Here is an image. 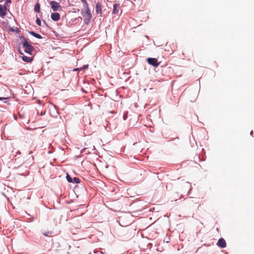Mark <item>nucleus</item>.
Listing matches in <instances>:
<instances>
[{
  "label": "nucleus",
  "mask_w": 254,
  "mask_h": 254,
  "mask_svg": "<svg viewBox=\"0 0 254 254\" xmlns=\"http://www.w3.org/2000/svg\"><path fill=\"white\" fill-rule=\"evenodd\" d=\"M120 11L122 12L120 4L118 3H114L113 4L112 14L118 15Z\"/></svg>",
  "instance_id": "nucleus-5"
},
{
  "label": "nucleus",
  "mask_w": 254,
  "mask_h": 254,
  "mask_svg": "<svg viewBox=\"0 0 254 254\" xmlns=\"http://www.w3.org/2000/svg\"><path fill=\"white\" fill-rule=\"evenodd\" d=\"M20 154H21V152L20 151H17L16 152V155H20Z\"/></svg>",
  "instance_id": "nucleus-31"
},
{
  "label": "nucleus",
  "mask_w": 254,
  "mask_h": 254,
  "mask_svg": "<svg viewBox=\"0 0 254 254\" xmlns=\"http://www.w3.org/2000/svg\"><path fill=\"white\" fill-rule=\"evenodd\" d=\"M194 158L195 159H198L199 160V161H202V160H201L200 157H199V155H196V156L194 157Z\"/></svg>",
  "instance_id": "nucleus-27"
},
{
  "label": "nucleus",
  "mask_w": 254,
  "mask_h": 254,
  "mask_svg": "<svg viewBox=\"0 0 254 254\" xmlns=\"http://www.w3.org/2000/svg\"><path fill=\"white\" fill-rule=\"evenodd\" d=\"M82 3H83V8L82 9L89 8L88 3L86 0H85V1L83 2Z\"/></svg>",
  "instance_id": "nucleus-17"
},
{
  "label": "nucleus",
  "mask_w": 254,
  "mask_h": 254,
  "mask_svg": "<svg viewBox=\"0 0 254 254\" xmlns=\"http://www.w3.org/2000/svg\"><path fill=\"white\" fill-rule=\"evenodd\" d=\"M21 58H22V60L24 62H25L26 63H30L33 60V57H27V56H25L24 55L21 57Z\"/></svg>",
  "instance_id": "nucleus-13"
},
{
  "label": "nucleus",
  "mask_w": 254,
  "mask_h": 254,
  "mask_svg": "<svg viewBox=\"0 0 254 254\" xmlns=\"http://www.w3.org/2000/svg\"><path fill=\"white\" fill-rule=\"evenodd\" d=\"M127 118V114H124V115H123V119H124V120H126Z\"/></svg>",
  "instance_id": "nucleus-26"
},
{
  "label": "nucleus",
  "mask_w": 254,
  "mask_h": 254,
  "mask_svg": "<svg viewBox=\"0 0 254 254\" xmlns=\"http://www.w3.org/2000/svg\"><path fill=\"white\" fill-rule=\"evenodd\" d=\"M253 133H254L253 130H252V131H251V132H250V134L252 135H253Z\"/></svg>",
  "instance_id": "nucleus-33"
},
{
  "label": "nucleus",
  "mask_w": 254,
  "mask_h": 254,
  "mask_svg": "<svg viewBox=\"0 0 254 254\" xmlns=\"http://www.w3.org/2000/svg\"><path fill=\"white\" fill-rule=\"evenodd\" d=\"M81 14L83 17H92L90 8L82 9L81 11Z\"/></svg>",
  "instance_id": "nucleus-7"
},
{
  "label": "nucleus",
  "mask_w": 254,
  "mask_h": 254,
  "mask_svg": "<svg viewBox=\"0 0 254 254\" xmlns=\"http://www.w3.org/2000/svg\"><path fill=\"white\" fill-rule=\"evenodd\" d=\"M88 66H89L88 64H84L83 66H82V67H81L80 68V69L83 70V69H87V68H88Z\"/></svg>",
  "instance_id": "nucleus-21"
},
{
  "label": "nucleus",
  "mask_w": 254,
  "mask_h": 254,
  "mask_svg": "<svg viewBox=\"0 0 254 254\" xmlns=\"http://www.w3.org/2000/svg\"><path fill=\"white\" fill-rule=\"evenodd\" d=\"M80 70H81L80 69V68H76L73 70V71H80Z\"/></svg>",
  "instance_id": "nucleus-28"
},
{
  "label": "nucleus",
  "mask_w": 254,
  "mask_h": 254,
  "mask_svg": "<svg viewBox=\"0 0 254 254\" xmlns=\"http://www.w3.org/2000/svg\"><path fill=\"white\" fill-rule=\"evenodd\" d=\"M86 150V148H84V149H83L81 150V153H82V152H83V151H84V150Z\"/></svg>",
  "instance_id": "nucleus-32"
},
{
  "label": "nucleus",
  "mask_w": 254,
  "mask_h": 254,
  "mask_svg": "<svg viewBox=\"0 0 254 254\" xmlns=\"http://www.w3.org/2000/svg\"><path fill=\"white\" fill-rule=\"evenodd\" d=\"M8 30H9V31H10V32H16V33H19L20 32V31L19 30V29L18 28H17V27H16V28H13V27H10L8 28Z\"/></svg>",
  "instance_id": "nucleus-16"
},
{
  "label": "nucleus",
  "mask_w": 254,
  "mask_h": 254,
  "mask_svg": "<svg viewBox=\"0 0 254 254\" xmlns=\"http://www.w3.org/2000/svg\"><path fill=\"white\" fill-rule=\"evenodd\" d=\"M84 18V23L86 25H88L90 22L92 17H83Z\"/></svg>",
  "instance_id": "nucleus-15"
},
{
  "label": "nucleus",
  "mask_w": 254,
  "mask_h": 254,
  "mask_svg": "<svg viewBox=\"0 0 254 254\" xmlns=\"http://www.w3.org/2000/svg\"><path fill=\"white\" fill-rule=\"evenodd\" d=\"M34 11L37 13L40 12V5L39 3H37L34 6Z\"/></svg>",
  "instance_id": "nucleus-14"
},
{
  "label": "nucleus",
  "mask_w": 254,
  "mask_h": 254,
  "mask_svg": "<svg viewBox=\"0 0 254 254\" xmlns=\"http://www.w3.org/2000/svg\"><path fill=\"white\" fill-rule=\"evenodd\" d=\"M11 2V0H6L4 4L2 6H4L5 8H7V4L10 3Z\"/></svg>",
  "instance_id": "nucleus-19"
},
{
  "label": "nucleus",
  "mask_w": 254,
  "mask_h": 254,
  "mask_svg": "<svg viewBox=\"0 0 254 254\" xmlns=\"http://www.w3.org/2000/svg\"><path fill=\"white\" fill-rule=\"evenodd\" d=\"M32 153H33V151H30L29 152V154H32Z\"/></svg>",
  "instance_id": "nucleus-34"
},
{
  "label": "nucleus",
  "mask_w": 254,
  "mask_h": 254,
  "mask_svg": "<svg viewBox=\"0 0 254 254\" xmlns=\"http://www.w3.org/2000/svg\"><path fill=\"white\" fill-rule=\"evenodd\" d=\"M8 97H0V101H3L4 100H7L8 99Z\"/></svg>",
  "instance_id": "nucleus-25"
},
{
  "label": "nucleus",
  "mask_w": 254,
  "mask_h": 254,
  "mask_svg": "<svg viewBox=\"0 0 254 254\" xmlns=\"http://www.w3.org/2000/svg\"><path fill=\"white\" fill-rule=\"evenodd\" d=\"M4 103H6V104H9L10 103L8 102V101H7L6 100H4Z\"/></svg>",
  "instance_id": "nucleus-30"
},
{
  "label": "nucleus",
  "mask_w": 254,
  "mask_h": 254,
  "mask_svg": "<svg viewBox=\"0 0 254 254\" xmlns=\"http://www.w3.org/2000/svg\"><path fill=\"white\" fill-rule=\"evenodd\" d=\"M19 38L22 40L21 44L23 47L25 48L24 52L31 55L32 52L34 50V47L29 43L27 39L24 36H19Z\"/></svg>",
  "instance_id": "nucleus-1"
},
{
  "label": "nucleus",
  "mask_w": 254,
  "mask_h": 254,
  "mask_svg": "<svg viewBox=\"0 0 254 254\" xmlns=\"http://www.w3.org/2000/svg\"><path fill=\"white\" fill-rule=\"evenodd\" d=\"M27 32L29 34H30L31 35L33 36V37L37 38V39H41L43 38L42 36L40 35L39 34L35 32V31H29V30H27Z\"/></svg>",
  "instance_id": "nucleus-12"
},
{
  "label": "nucleus",
  "mask_w": 254,
  "mask_h": 254,
  "mask_svg": "<svg viewBox=\"0 0 254 254\" xmlns=\"http://www.w3.org/2000/svg\"><path fill=\"white\" fill-rule=\"evenodd\" d=\"M7 8H5L2 5L0 4V17L4 18L7 14Z\"/></svg>",
  "instance_id": "nucleus-8"
},
{
  "label": "nucleus",
  "mask_w": 254,
  "mask_h": 254,
  "mask_svg": "<svg viewBox=\"0 0 254 254\" xmlns=\"http://www.w3.org/2000/svg\"><path fill=\"white\" fill-rule=\"evenodd\" d=\"M216 245L220 248H225L227 246V244L225 239L223 238H220L218 240Z\"/></svg>",
  "instance_id": "nucleus-6"
},
{
  "label": "nucleus",
  "mask_w": 254,
  "mask_h": 254,
  "mask_svg": "<svg viewBox=\"0 0 254 254\" xmlns=\"http://www.w3.org/2000/svg\"><path fill=\"white\" fill-rule=\"evenodd\" d=\"M51 19L54 21H58L60 19V14L58 12L52 13L51 15Z\"/></svg>",
  "instance_id": "nucleus-11"
},
{
  "label": "nucleus",
  "mask_w": 254,
  "mask_h": 254,
  "mask_svg": "<svg viewBox=\"0 0 254 254\" xmlns=\"http://www.w3.org/2000/svg\"><path fill=\"white\" fill-rule=\"evenodd\" d=\"M50 5L51 8L54 11H57L62 9V7L60 5V4L58 2H57L55 0L50 1Z\"/></svg>",
  "instance_id": "nucleus-4"
},
{
  "label": "nucleus",
  "mask_w": 254,
  "mask_h": 254,
  "mask_svg": "<svg viewBox=\"0 0 254 254\" xmlns=\"http://www.w3.org/2000/svg\"><path fill=\"white\" fill-rule=\"evenodd\" d=\"M17 50H18V53L20 55H22V56L24 55L23 53L22 52L21 49H20V47H18V49H17Z\"/></svg>",
  "instance_id": "nucleus-22"
},
{
  "label": "nucleus",
  "mask_w": 254,
  "mask_h": 254,
  "mask_svg": "<svg viewBox=\"0 0 254 254\" xmlns=\"http://www.w3.org/2000/svg\"><path fill=\"white\" fill-rule=\"evenodd\" d=\"M134 1H135V0H133Z\"/></svg>",
  "instance_id": "nucleus-37"
},
{
  "label": "nucleus",
  "mask_w": 254,
  "mask_h": 254,
  "mask_svg": "<svg viewBox=\"0 0 254 254\" xmlns=\"http://www.w3.org/2000/svg\"><path fill=\"white\" fill-rule=\"evenodd\" d=\"M43 23L47 27H48L49 28L51 29V28L48 25V24L47 23L46 21L45 20H43Z\"/></svg>",
  "instance_id": "nucleus-24"
},
{
  "label": "nucleus",
  "mask_w": 254,
  "mask_h": 254,
  "mask_svg": "<svg viewBox=\"0 0 254 254\" xmlns=\"http://www.w3.org/2000/svg\"><path fill=\"white\" fill-rule=\"evenodd\" d=\"M185 185H186V187H187V188H190L191 186L190 185V184L189 182H186L185 183Z\"/></svg>",
  "instance_id": "nucleus-23"
},
{
  "label": "nucleus",
  "mask_w": 254,
  "mask_h": 254,
  "mask_svg": "<svg viewBox=\"0 0 254 254\" xmlns=\"http://www.w3.org/2000/svg\"><path fill=\"white\" fill-rule=\"evenodd\" d=\"M65 178H66L67 181L68 183H73V184H79L80 183V180L78 178L76 177L72 178L68 173H66Z\"/></svg>",
  "instance_id": "nucleus-3"
},
{
  "label": "nucleus",
  "mask_w": 254,
  "mask_h": 254,
  "mask_svg": "<svg viewBox=\"0 0 254 254\" xmlns=\"http://www.w3.org/2000/svg\"><path fill=\"white\" fill-rule=\"evenodd\" d=\"M54 109L53 110H51L50 111L51 115L54 118H57L58 116L59 115V112L58 111V107L55 105H53Z\"/></svg>",
  "instance_id": "nucleus-9"
},
{
  "label": "nucleus",
  "mask_w": 254,
  "mask_h": 254,
  "mask_svg": "<svg viewBox=\"0 0 254 254\" xmlns=\"http://www.w3.org/2000/svg\"><path fill=\"white\" fill-rule=\"evenodd\" d=\"M96 12L97 14H99L100 16L102 15V5L99 2H97L96 3Z\"/></svg>",
  "instance_id": "nucleus-10"
},
{
  "label": "nucleus",
  "mask_w": 254,
  "mask_h": 254,
  "mask_svg": "<svg viewBox=\"0 0 254 254\" xmlns=\"http://www.w3.org/2000/svg\"><path fill=\"white\" fill-rule=\"evenodd\" d=\"M45 114V111H44V112L42 111L41 113H40L41 116H43Z\"/></svg>",
  "instance_id": "nucleus-29"
},
{
  "label": "nucleus",
  "mask_w": 254,
  "mask_h": 254,
  "mask_svg": "<svg viewBox=\"0 0 254 254\" xmlns=\"http://www.w3.org/2000/svg\"><path fill=\"white\" fill-rule=\"evenodd\" d=\"M82 92H85V90H84V89H83V88L82 89Z\"/></svg>",
  "instance_id": "nucleus-35"
},
{
  "label": "nucleus",
  "mask_w": 254,
  "mask_h": 254,
  "mask_svg": "<svg viewBox=\"0 0 254 254\" xmlns=\"http://www.w3.org/2000/svg\"><path fill=\"white\" fill-rule=\"evenodd\" d=\"M82 2H84V1H85L86 0H80Z\"/></svg>",
  "instance_id": "nucleus-36"
},
{
  "label": "nucleus",
  "mask_w": 254,
  "mask_h": 254,
  "mask_svg": "<svg viewBox=\"0 0 254 254\" xmlns=\"http://www.w3.org/2000/svg\"><path fill=\"white\" fill-rule=\"evenodd\" d=\"M52 234V232H51V231H48V232H44L43 233V234L45 236H49L50 235H51Z\"/></svg>",
  "instance_id": "nucleus-20"
},
{
  "label": "nucleus",
  "mask_w": 254,
  "mask_h": 254,
  "mask_svg": "<svg viewBox=\"0 0 254 254\" xmlns=\"http://www.w3.org/2000/svg\"><path fill=\"white\" fill-rule=\"evenodd\" d=\"M147 63L151 65L154 67H157L160 64V63L158 62L157 59L154 58H148L146 59Z\"/></svg>",
  "instance_id": "nucleus-2"
},
{
  "label": "nucleus",
  "mask_w": 254,
  "mask_h": 254,
  "mask_svg": "<svg viewBox=\"0 0 254 254\" xmlns=\"http://www.w3.org/2000/svg\"><path fill=\"white\" fill-rule=\"evenodd\" d=\"M36 23L38 26H41V21L40 18L38 17L37 16V18H36Z\"/></svg>",
  "instance_id": "nucleus-18"
}]
</instances>
